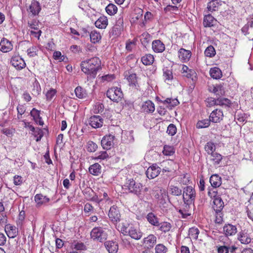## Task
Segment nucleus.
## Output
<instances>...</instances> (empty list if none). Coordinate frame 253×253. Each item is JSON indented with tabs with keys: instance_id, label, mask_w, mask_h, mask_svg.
Returning <instances> with one entry per match:
<instances>
[{
	"instance_id": "f257e3e1",
	"label": "nucleus",
	"mask_w": 253,
	"mask_h": 253,
	"mask_svg": "<svg viewBox=\"0 0 253 253\" xmlns=\"http://www.w3.org/2000/svg\"><path fill=\"white\" fill-rule=\"evenodd\" d=\"M100 66L101 61L97 57L82 61L81 64L82 71L93 78L96 77L97 72L100 69Z\"/></svg>"
},
{
	"instance_id": "f03ea898",
	"label": "nucleus",
	"mask_w": 253,
	"mask_h": 253,
	"mask_svg": "<svg viewBox=\"0 0 253 253\" xmlns=\"http://www.w3.org/2000/svg\"><path fill=\"white\" fill-rule=\"evenodd\" d=\"M182 197L184 204L187 208L194 205L196 197V192L191 186H187L183 189Z\"/></svg>"
},
{
	"instance_id": "7ed1b4c3",
	"label": "nucleus",
	"mask_w": 253,
	"mask_h": 253,
	"mask_svg": "<svg viewBox=\"0 0 253 253\" xmlns=\"http://www.w3.org/2000/svg\"><path fill=\"white\" fill-rule=\"evenodd\" d=\"M124 186L130 193L136 195L138 197H141L143 185L141 183L136 182L133 179H129L126 181Z\"/></svg>"
},
{
	"instance_id": "20e7f679",
	"label": "nucleus",
	"mask_w": 253,
	"mask_h": 253,
	"mask_svg": "<svg viewBox=\"0 0 253 253\" xmlns=\"http://www.w3.org/2000/svg\"><path fill=\"white\" fill-rule=\"evenodd\" d=\"M121 232L124 235H128L136 240L141 239L143 235L139 228L132 225L126 226L123 225L121 228Z\"/></svg>"
},
{
	"instance_id": "39448f33",
	"label": "nucleus",
	"mask_w": 253,
	"mask_h": 253,
	"mask_svg": "<svg viewBox=\"0 0 253 253\" xmlns=\"http://www.w3.org/2000/svg\"><path fill=\"white\" fill-rule=\"evenodd\" d=\"M160 193L161 194L162 198H169L170 196L179 197L182 195V190L180 187L173 184H169L167 192L163 190H160Z\"/></svg>"
},
{
	"instance_id": "423d86ee",
	"label": "nucleus",
	"mask_w": 253,
	"mask_h": 253,
	"mask_svg": "<svg viewBox=\"0 0 253 253\" xmlns=\"http://www.w3.org/2000/svg\"><path fill=\"white\" fill-rule=\"evenodd\" d=\"M90 237L94 241L103 242L107 239L108 234L102 227H95L92 229Z\"/></svg>"
},
{
	"instance_id": "0eeeda50",
	"label": "nucleus",
	"mask_w": 253,
	"mask_h": 253,
	"mask_svg": "<svg viewBox=\"0 0 253 253\" xmlns=\"http://www.w3.org/2000/svg\"><path fill=\"white\" fill-rule=\"evenodd\" d=\"M124 27V20L121 16H119L116 21V24L110 29L109 31V36L110 37H113L114 38L118 37L121 34V32L123 30Z\"/></svg>"
},
{
	"instance_id": "6e6552de",
	"label": "nucleus",
	"mask_w": 253,
	"mask_h": 253,
	"mask_svg": "<svg viewBox=\"0 0 253 253\" xmlns=\"http://www.w3.org/2000/svg\"><path fill=\"white\" fill-rule=\"evenodd\" d=\"M106 95L112 101L118 102L123 98V93L120 88L113 87L108 89Z\"/></svg>"
},
{
	"instance_id": "1a4fd4ad",
	"label": "nucleus",
	"mask_w": 253,
	"mask_h": 253,
	"mask_svg": "<svg viewBox=\"0 0 253 253\" xmlns=\"http://www.w3.org/2000/svg\"><path fill=\"white\" fill-rule=\"evenodd\" d=\"M108 216L114 224H116L120 221L121 214L117 206H113L110 208Z\"/></svg>"
},
{
	"instance_id": "9d476101",
	"label": "nucleus",
	"mask_w": 253,
	"mask_h": 253,
	"mask_svg": "<svg viewBox=\"0 0 253 253\" xmlns=\"http://www.w3.org/2000/svg\"><path fill=\"white\" fill-rule=\"evenodd\" d=\"M115 136L112 134L106 135L101 141V144L104 149L110 150L114 146Z\"/></svg>"
},
{
	"instance_id": "9b49d317",
	"label": "nucleus",
	"mask_w": 253,
	"mask_h": 253,
	"mask_svg": "<svg viewBox=\"0 0 253 253\" xmlns=\"http://www.w3.org/2000/svg\"><path fill=\"white\" fill-rule=\"evenodd\" d=\"M161 169L156 164H154L148 168L146 174L149 179H153L157 177L160 173Z\"/></svg>"
},
{
	"instance_id": "f8f14e48",
	"label": "nucleus",
	"mask_w": 253,
	"mask_h": 253,
	"mask_svg": "<svg viewBox=\"0 0 253 253\" xmlns=\"http://www.w3.org/2000/svg\"><path fill=\"white\" fill-rule=\"evenodd\" d=\"M10 63L17 70H21L26 66L24 60L20 56H15L12 57Z\"/></svg>"
},
{
	"instance_id": "ddd939ff",
	"label": "nucleus",
	"mask_w": 253,
	"mask_h": 253,
	"mask_svg": "<svg viewBox=\"0 0 253 253\" xmlns=\"http://www.w3.org/2000/svg\"><path fill=\"white\" fill-rule=\"evenodd\" d=\"M89 124L94 128L101 127L103 124V120L98 115L91 116L89 120Z\"/></svg>"
},
{
	"instance_id": "4468645a",
	"label": "nucleus",
	"mask_w": 253,
	"mask_h": 253,
	"mask_svg": "<svg viewBox=\"0 0 253 253\" xmlns=\"http://www.w3.org/2000/svg\"><path fill=\"white\" fill-rule=\"evenodd\" d=\"M237 239L242 244H248L251 242L252 238L246 230H242L237 235Z\"/></svg>"
},
{
	"instance_id": "2eb2a0df",
	"label": "nucleus",
	"mask_w": 253,
	"mask_h": 253,
	"mask_svg": "<svg viewBox=\"0 0 253 253\" xmlns=\"http://www.w3.org/2000/svg\"><path fill=\"white\" fill-rule=\"evenodd\" d=\"M223 117V113L222 111L218 109H216L211 113L210 119L212 123H219L222 120Z\"/></svg>"
},
{
	"instance_id": "dca6fc26",
	"label": "nucleus",
	"mask_w": 253,
	"mask_h": 253,
	"mask_svg": "<svg viewBox=\"0 0 253 253\" xmlns=\"http://www.w3.org/2000/svg\"><path fill=\"white\" fill-rule=\"evenodd\" d=\"M84 194L88 201L99 203L98 196L90 188H86L84 191Z\"/></svg>"
},
{
	"instance_id": "f3484780",
	"label": "nucleus",
	"mask_w": 253,
	"mask_h": 253,
	"mask_svg": "<svg viewBox=\"0 0 253 253\" xmlns=\"http://www.w3.org/2000/svg\"><path fill=\"white\" fill-rule=\"evenodd\" d=\"M223 232L227 237L233 236L237 232V227L231 224H226L223 226Z\"/></svg>"
},
{
	"instance_id": "a211bd4d",
	"label": "nucleus",
	"mask_w": 253,
	"mask_h": 253,
	"mask_svg": "<svg viewBox=\"0 0 253 253\" xmlns=\"http://www.w3.org/2000/svg\"><path fill=\"white\" fill-rule=\"evenodd\" d=\"M13 48V45L11 42L3 38L0 42V50L3 52H7Z\"/></svg>"
},
{
	"instance_id": "6ab92c4d",
	"label": "nucleus",
	"mask_w": 253,
	"mask_h": 253,
	"mask_svg": "<svg viewBox=\"0 0 253 253\" xmlns=\"http://www.w3.org/2000/svg\"><path fill=\"white\" fill-rule=\"evenodd\" d=\"M4 230L7 236L10 238H14L18 235V228L10 224L5 225Z\"/></svg>"
},
{
	"instance_id": "aec40b11",
	"label": "nucleus",
	"mask_w": 253,
	"mask_h": 253,
	"mask_svg": "<svg viewBox=\"0 0 253 253\" xmlns=\"http://www.w3.org/2000/svg\"><path fill=\"white\" fill-rule=\"evenodd\" d=\"M212 208L216 213L220 212L224 207V203L220 197H215L213 200Z\"/></svg>"
},
{
	"instance_id": "412c9836",
	"label": "nucleus",
	"mask_w": 253,
	"mask_h": 253,
	"mask_svg": "<svg viewBox=\"0 0 253 253\" xmlns=\"http://www.w3.org/2000/svg\"><path fill=\"white\" fill-rule=\"evenodd\" d=\"M104 246L109 253H116L118 251V244L113 241H108L105 242Z\"/></svg>"
},
{
	"instance_id": "4be33fe9",
	"label": "nucleus",
	"mask_w": 253,
	"mask_h": 253,
	"mask_svg": "<svg viewBox=\"0 0 253 253\" xmlns=\"http://www.w3.org/2000/svg\"><path fill=\"white\" fill-rule=\"evenodd\" d=\"M217 253H234L238 249L235 246H227L225 245L219 246L217 247Z\"/></svg>"
},
{
	"instance_id": "5701e85b",
	"label": "nucleus",
	"mask_w": 253,
	"mask_h": 253,
	"mask_svg": "<svg viewBox=\"0 0 253 253\" xmlns=\"http://www.w3.org/2000/svg\"><path fill=\"white\" fill-rule=\"evenodd\" d=\"M29 10L33 15H38L41 10V6L39 2L36 0H33L29 6Z\"/></svg>"
},
{
	"instance_id": "b1692460",
	"label": "nucleus",
	"mask_w": 253,
	"mask_h": 253,
	"mask_svg": "<svg viewBox=\"0 0 253 253\" xmlns=\"http://www.w3.org/2000/svg\"><path fill=\"white\" fill-rule=\"evenodd\" d=\"M152 45L153 50L156 53H161L165 49V44L159 40L154 41Z\"/></svg>"
},
{
	"instance_id": "393cba45",
	"label": "nucleus",
	"mask_w": 253,
	"mask_h": 253,
	"mask_svg": "<svg viewBox=\"0 0 253 253\" xmlns=\"http://www.w3.org/2000/svg\"><path fill=\"white\" fill-rule=\"evenodd\" d=\"M191 56V52L190 50L181 48L178 51V57L183 62L189 61Z\"/></svg>"
},
{
	"instance_id": "a878e982",
	"label": "nucleus",
	"mask_w": 253,
	"mask_h": 253,
	"mask_svg": "<svg viewBox=\"0 0 253 253\" xmlns=\"http://www.w3.org/2000/svg\"><path fill=\"white\" fill-rule=\"evenodd\" d=\"M160 102L169 109H172L173 107L176 106L179 103L177 99H172L170 98H168L164 100H161Z\"/></svg>"
},
{
	"instance_id": "bb28decb",
	"label": "nucleus",
	"mask_w": 253,
	"mask_h": 253,
	"mask_svg": "<svg viewBox=\"0 0 253 253\" xmlns=\"http://www.w3.org/2000/svg\"><path fill=\"white\" fill-rule=\"evenodd\" d=\"M157 238L153 235L150 234L147 237L143 239V243L147 245L148 248H152L156 243Z\"/></svg>"
},
{
	"instance_id": "cd10ccee",
	"label": "nucleus",
	"mask_w": 253,
	"mask_h": 253,
	"mask_svg": "<svg viewBox=\"0 0 253 253\" xmlns=\"http://www.w3.org/2000/svg\"><path fill=\"white\" fill-rule=\"evenodd\" d=\"M40 111L35 108H33L30 112V115L34 118V120L37 124L42 126L44 124L43 121L42 120V117L40 116Z\"/></svg>"
},
{
	"instance_id": "c85d7f7f",
	"label": "nucleus",
	"mask_w": 253,
	"mask_h": 253,
	"mask_svg": "<svg viewBox=\"0 0 253 253\" xmlns=\"http://www.w3.org/2000/svg\"><path fill=\"white\" fill-rule=\"evenodd\" d=\"M216 22V19L211 14H208L204 17L203 25L205 27H211L213 26Z\"/></svg>"
},
{
	"instance_id": "c756f323",
	"label": "nucleus",
	"mask_w": 253,
	"mask_h": 253,
	"mask_svg": "<svg viewBox=\"0 0 253 253\" xmlns=\"http://www.w3.org/2000/svg\"><path fill=\"white\" fill-rule=\"evenodd\" d=\"M210 182L212 187H218L221 184V178L218 174H213L210 178Z\"/></svg>"
},
{
	"instance_id": "7c9ffc66",
	"label": "nucleus",
	"mask_w": 253,
	"mask_h": 253,
	"mask_svg": "<svg viewBox=\"0 0 253 253\" xmlns=\"http://www.w3.org/2000/svg\"><path fill=\"white\" fill-rule=\"evenodd\" d=\"M95 26L99 29H105L108 25V19L106 16L100 17L95 22Z\"/></svg>"
},
{
	"instance_id": "2f4dec72",
	"label": "nucleus",
	"mask_w": 253,
	"mask_h": 253,
	"mask_svg": "<svg viewBox=\"0 0 253 253\" xmlns=\"http://www.w3.org/2000/svg\"><path fill=\"white\" fill-rule=\"evenodd\" d=\"M101 167L98 163H95L89 167L88 170L90 174L97 176L101 172Z\"/></svg>"
},
{
	"instance_id": "473e14b6",
	"label": "nucleus",
	"mask_w": 253,
	"mask_h": 253,
	"mask_svg": "<svg viewBox=\"0 0 253 253\" xmlns=\"http://www.w3.org/2000/svg\"><path fill=\"white\" fill-rule=\"evenodd\" d=\"M163 78L166 83L169 84L171 83L173 79L172 71L168 69H164L163 70Z\"/></svg>"
},
{
	"instance_id": "72a5a7b5",
	"label": "nucleus",
	"mask_w": 253,
	"mask_h": 253,
	"mask_svg": "<svg viewBox=\"0 0 253 253\" xmlns=\"http://www.w3.org/2000/svg\"><path fill=\"white\" fill-rule=\"evenodd\" d=\"M210 74L211 78L216 80L220 79L222 76L221 70L217 67L211 68L210 71Z\"/></svg>"
},
{
	"instance_id": "f704fd0d",
	"label": "nucleus",
	"mask_w": 253,
	"mask_h": 253,
	"mask_svg": "<svg viewBox=\"0 0 253 253\" xmlns=\"http://www.w3.org/2000/svg\"><path fill=\"white\" fill-rule=\"evenodd\" d=\"M142 108L146 113H152L155 110V106L151 101L148 100L145 102L142 106Z\"/></svg>"
},
{
	"instance_id": "c9c22d12",
	"label": "nucleus",
	"mask_w": 253,
	"mask_h": 253,
	"mask_svg": "<svg viewBox=\"0 0 253 253\" xmlns=\"http://www.w3.org/2000/svg\"><path fill=\"white\" fill-rule=\"evenodd\" d=\"M146 218L151 224L156 226L159 225L158 219L153 213H149L146 216Z\"/></svg>"
},
{
	"instance_id": "e433bc0d",
	"label": "nucleus",
	"mask_w": 253,
	"mask_h": 253,
	"mask_svg": "<svg viewBox=\"0 0 253 253\" xmlns=\"http://www.w3.org/2000/svg\"><path fill=\"white\" fill-rule=\"evenodd\" d=\"M151 39V35L147 32H144L140 36L141 43L146 47L150 42Z\"/></svg>"
},
{
	"instance_id": "4c0bfd02",
	"label": "nucleus",
	"mask_w": 253,
	"mask_h": 253,
	"mask_svg": "<svg viewBox=\"0 0 253 253\" xmlns=\"http://www.w3.org/2000/svg\"><path fill=\"white\" fill-rule=\"evenodd\" d=\"M154 61V58L152 54H148L141 57V61L145 65H151Z\"/></svg>"
},
{
	"instance_id": "58836bf2",
	"label": "nucleus",
	"mask_w": 253,
	"mask_h": 253,
	"mask_svg": "<svg viewBox=\"0 0 253 253\" xmlns=\"http://www.w3.org/2000/svg\"><path fill=\"white\" fill-rule=\"evenodd\" d=\"M35 201L38 205H42L49 202V199L42 194H37L35 196Z\"/></svg>"
},
{
	"instance_id": "ea45409f",
	"label": "nucleus",
	"mask_w": 253,
	"mask_h": 253,
	"mask_svg": "<svg viewBox=\"0 0 253 253\" xmlns=\"http://www.w3.org/2000/svg\"><path fill=\"white\" fill-rule=\"evenodd\" d=\"M249 204L247 206V212L248 217L253 220V197H251L248 201Z\"/></svg>"
},
{
	"instance_id": "a19ab883",
	"label": "nucleus",
	"mask_w": 253,
	"mask_h": 253,
	"mask_svg": "<svg viewBox=\"0 0 253 253\" xmlns=\"http://www.w3.org/2000/svg\"><path fill=\"white\" fill-rule=\"evenodd\" d=\"M216 105L225 106L229 107L231 104V101L226 98H221L220 97L216 99Z\"/></svg>"
},
{
	"instance_id": "79ce46f5",
	"label": "nucleus",
	"mask_w": 253,
	"mask_h": 253,
	"mask_svg": "<svg viewBox=\"0 0 253 253\" xmlns=\"http://www.w3.org/2000/svg\"><path fill=\"white\" fill-rule=\"evenodd\" d=\"M89 36L91 42L94 43L98 42L101 38L100 33L96 31H91L89 34Z\"/></svg>"
},
{
	"instance_id": "37998d69",
	"label": "nucleus",
	"mask_w": 253,
	"mask_h": 253,
	"mask_svg": "<svg viewBox=\"0 0 253 253\" xmlns=\"http://www.w3.org/2000/svg\"><path fill=\"white\" fill-rule=\"evenodd\" d=\"M212 92L214 93L217 96L221 97L225 94V90L223 86L221 85H216L213 87Z\"/></svg>"
},
{
	"instance_id": "c03bdc74",
	"label": "nucleus",
	"mask_w": 253,
	"mask_h": 253,
	"mask_svg": "<svg viewBox=\"0 0 253 253\" xmlns=\"http://www.w3.org/2000/svg\"><path fill=\"white\" fill-rule=\"evenodd\" d=\"M175 153V149L172 146L165 145L164 146L163 153L166 156H172Z\"/></svg>"
},
{
	"instance_id": "a18cd8bd",
	"label": "nucleus",
	"mask_w": 253,
	"mask_h": 253,
	"mask_svg": "<svg viewBox=\"0 0 253 253\" xmlns=\"http://www.w3.org/2000/svg\"><path fill=\"white\" fill-rule=\"evenodd\" d=\"M105 10L109 15H113L117 13L118 8L116 5L110 3L106 7Z\"/></svg>"
},
{
	"instance_id": "49530a36",
	"label": "nucleus",
	"mask_w": 253,
	"mask_h": 253,
	"mask_svg": "<svg viewBox=\"0 0 253 253\" xmlns=\"http://www.w3.org/2000/svg\"><path fill=\"white\" fill-rule=\"evenodd\" d=\"M199 234V230L197 228L192 227L189 230V237L193 240H197Z\"/></svg>"
},
{
	"instance_id": "de8ad7c7",
	"label": "nucleus",
	"mask_w": 253,
	"mask_h": 253,
	"mask_svg": "<svg viewBox=\"0 0 253 253\" xmlns=\"http://www.w3.org/2000/svg\"><path fill=\"white\" fill-rule=\"evenodd\" d=\"M75 93L77 97L82 99L86 96L85 91L81 86H77L75 89Z\"/></svg>"
},
{
	"instance_id": "09e8293b",
	"label": "nucleus",
	"mask_w": 253,
	"mask_h": 253,
	"mask_svg": "<svg viewBox=\"0 0 253 253\" xmlns=\"http://www.w3.org/2000/svg\"><path fill=\"white\" fill-rule=\"evenodd\" d=\"M184 208L183 209H180L178 211L179 213L181 215V217L182 218H187L188 216L191 215V213L189 212V211L190 209H191V207H189V208H186L187 207L184 204Z\"/></svg>"
},
{
	"instance_id": "8fccbe9b",
	"label": "nucleus",
	"mask_w": 253,
	"mask_h": 253,
	"mask_svg": "<svg viewBox=\"0 0 253 253\" xmlns=\"http://www.w3.org/2000/svg\"><path fill=\"white\" fill-rule=\"evenodd\" d=\"M216 52L214 48L212 45H210L207 47L205 51V55L207 57H212L215 55Z\"/></svg>"
},
{
	"instance_id": "3c124183",
	"label": "nucleus",
	"mask_w": 253,
	"mask_h": 253,
	"mask_svg": "<svg viewBox=\"0 0 253 253\" xmlns=\"http://www.w3.org/2000/svg\"><path fill=\"white\" fill-rule=\"evenodd\" d=\"M109 155L106 151H100L96 154V156L93 158L95 160H106L109 158Z\"/></svg>"
},
{
	"instance_id": "603ef678",
	"label": "nucleus",
	"mask_w": 253,
	"mask_h": 253,
	"mask_svg": "<svg viewBox=\"0 0 253 253\" xmlns=\"http://www.w3.org/2000/svg\"><path fill=\"white\" fill-rule=\"evenodd\" d=\"M211 122L210 119L199 121L197 123V127L200 128L207 127L210 126Z\"/></svg>"
},
{
	"instance_id": "864d4df0",
	"label": "nucleus",
	"mask_w": 253,
	"mask_h": 253,
	"mask_svg": "<svg viewBox=\"0 0 253 253\" xmlns=\"http://www.w3.org/2000/svg\"><path fill=\"white\" fill-rule=\"evenodd\" d=\"M205 151L209 154L211 155L214 153L215 147L213 143L208 142L205 146Z\"/></svg>"
},
{
	"instance_id": "5fc2aeb1",
	"label": "nucleus",
	"mask_w": 253,
	"mask_h": 253,
	"mask_svg": "<svg viewBox=\"0 0 253 253\" xmlns=\"http://www.w3.org/2000/svg\"><path fill=\"white\" fill-rule=\"evenodd\" d=\"M87 150L89 152H94L98 148L97 145L92 141H89L87 143Z\"/></svg>"
},
{
	"instance_id": "6e6d98bb",
	"label": "nucleus",
	"mask_w": 253,
	"mask_h": 253,
	"mask_svg": "<svg viewBox=\"0 0 253 253\" xmlns=\"http://www.w3.org/2000/svg\"><path fill=\"white\" fill-rule=\"evenodd\" d=\"M212 157L211 160L214 162V165H218L222 159V156L216 152L211 155Z\"/></svg>"
},
{
	"instance_id": "4d7b16f0",
	"label": "nucleus",
	"mask_w": 253,
	"mask_h": 253,
	"mask_svg": "<svg viewBox=\"0 0 253 253\" xmlns=\"http://www.w3.org/2000/svg\"><path fill=\"white\" fill-rule=\"evenodd\" d=\"M155 253H167L168 248L162 244H159L156 246Z\"/></svg>"
},
{
	"instance_id": "13d9d810",
	"label": "nucleus",
	"mask_w": 253,
	"mask_h": 253,
	"mask_svg": "<svg viewBox=\"0 0 253 253\" xmlns=\"http://www.w3.org/2000/svg\"><path fill=\"white\" fill-rule=\"evenodd\" d=\"M184 76L188 78L191 79L193 82H195L197 79V73L195 70L193 69H190L186 74H184Z\"/></svg>"
},
{
	"instance_id": "bf43d9fd",
	"label": "nucleus",
	"mask_w": 253,
	"mask_h": 253,
	"mask_svg": "<svg viewBox=\"0 0 253 253\" xmlns=\"http://www.w3.org/2000/svg\"><path fill=\"white\" fill-rule=\"evenodd\" d=\"M164 10L166 13L170 12L171 13L176 14V12L178 11V7L176 6L168 5L166 7L164 8Z\"/></svg>"
},
{
	"instance_id": "052dcab7",
	"label": "nucleus",
	"mask_w": 253,
	"mask_h": 253,
	"mask_svg": "<svg viewBox=\"0 0 253 253\" xmlns=\"http://www.w3.org/2000/svg\"><path fill=\"white\" fill-rule=\"evenodd\" d=\"M177 131V128L176 126L173 124H170L169 125L167 128V132L170 136L174 135Z\"/></svg>"
},
{
	"instance_id": "680f3d73",
	"label": "nucleus",
	"mask_w": 253,
	"mask_h": 253,
	"mask_svg": "<svg viewBox=\"0 0 253 253\" xmlns=\"http://www.w3.org/2000/svg\"><path fill=\"white\" fill-rule=\"evenodd\" d=\"M127 80L129 83L130 85L136 86L137 84V77L135 74H131L127 78Z\"/></svg>"
},
{
	"instance_id": "e2e57ef3",
	"label": "nucleus",
	"mask_w": 253,
	"mask_h": 253,
	"mask_svg": "<svg viewBox=\"0 0 253 253\" xmlns=\"http://www.w3.org/2000/svg\"><path fill=\"white\" fill-rule=\"evenodd\" d=\"M38 49L36 46H33L27 49V54L30 57H34L37 55Z\"/></svg>"
},
{
	"instance_id": "0e129e2a",
	"label": "nucleus",
	"mask_w": 253,
	"mask_h": 253,
	"mask_svg": "<svg viewBox=\"0 0 253 253\" xmlns=\"http://www.w3.org/2000/svg\"><path fill=\"white\" fill-rule=\"evenodd\" d=\"M171 226L169 223L164 222L162 223L160 226V230L163 232H166L170 230Z\"/></svg>"
},
{
	"instance_id": "69168bd1",
	"label": "nucleus",
	"mask_w": 253,
	"mask_h": 253,
	"mask_svg": "<svg viewBox=\"0 0 253 253\" xmlns=\"http://www.w3.org/2000/svg\"><path fill=\"white\" fill-rule=\"evenodd\" d=\"M74 249L82 252V251L86 250V246L83 243H77L74 245Z\"/></svg>"
},
{
	"instance_id": "338daca9",
	"label": "nucleus",
	"mask_w": 253,
	"mask_h": 253,
	"mask_svg": "<svg viewBox=\"0 0 253 253\" xmlns=\"http://www.w3.org/2000/svg\"><path fill=\"white\" fill-rule=\"evenodd\" d=\"M53 57L55 60H58L59 61H63L65 59L64 55H62L61 52L55 51L53 53Z\"/></svg>"
},
{
	"instance_id": "774afa93",
	"label": "nucleus",
	"mask_w": 253,
	"mask_h": 253,
	"mask_svg": "<svg viewBox=\"0 0 253 253\" xmlns=\"http://www.w3.org/2000/svg\"><path fill=\"white\" fill-rule=\"evenodd\" d=\"M14 129L9 128H3L1 130V132L6 135L7 137L12 136Z\"/></svg>"
}]
</instances>
